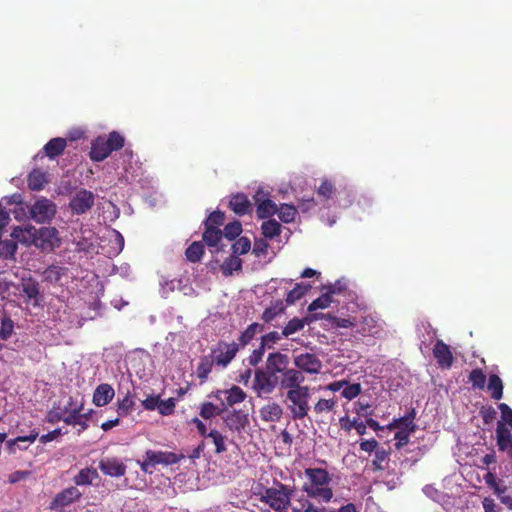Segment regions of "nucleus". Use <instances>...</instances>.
Instances as JSON below:
<instances>
[{
	"label": "nucleus",
	"instance_id": "nucleus-1",
	"mask_svg": "<svg viewBox=\"0 0 512 512\" xmlns=\"http://www.w3.org/2000/svg\"><path fill=\"white\" fill-rule=\"evenodd\" d=\"M305 381L304 374L298 376L280 389L287 390L286 403L293 420H303L308 416L310 410L309 399L311 397V388L302 385Z\"/></svg>",
	"mask_w": 512,
	"mask_h": 512
},
{
	"label": "nucleus",
	"instance_id": "nucleus-2",
	"mask_svg": "<svg viewBox=\"0 0 512 512\" xmlns=\"http://www.w3.org/2000/svg\"><path fill=\"white\" fill-rule=\"evenodd\" d=\"M304 474L307 481L303 484L302 490L307 496L320 502H330L333 491L329 487L331 482L329 472L323 468H306Z\"/></svg>",
	"mask_w": 512,
	"mask_h": 512
},
{
	"label": "nucleus",
	"instance_id": "nucleus-3",
	"mask_svg": "<svg viewBox=\"0 0 512 512\" xmlns=\"http://www.w3.org/2000/svg\"><path fill=\"white\" fill-rule=\"evenodd\" d=\"M12 236L21 242L33 243L42 249H52L59 242L58 230L54 227L37 229L28 225L24 229H15Z\"/></svg>",
	"mask_w": 512,
	"mask_h": 512
},
{
	"label": "nucleus",
	"instance_id": "nucleus-4",
	"mask_svg": "<svg viewBox=\"0 0 512 512\" xmlns=\"http://www.w3.org/2000/svg\"><path fill=\"white\" fill-rule=\"evenodd\" d=\"M289 363L288 355L281 352H273L267 356L265 369L275 378H279L280 387L302 375L301 371L289 368Z\"/></svg>",
	"mask_w": 512,
	"mask_h": 512
},
{
	"label": "nucleus",
	"instance_id": "nucleus-5",
	"mask_svg": "<svg viewBox=\"0 0 512 512\" xmlns=\"http://www.w3.org/2000/svg\"><path fill=\"white\" fill-rule=\"evenodd\" d=\"M293 492L292 487L277 481L273 487L265 488L259 499L275 512H288Z\"/></svg>",
	"mask_w": 512,
	"mask_h": 512
},
{
	"label": "nucleus",
	"instance_id": "nucleus-6",
	"mask_svg": "<svg viewBox=\"0 0 512 512\" xmlns=\"http://www.w3.org/2000/svg\"><path fill=\"white\" fill-rule=\"evenodd\" d=\"M124 144V137L117 131L110 132L107 137L99 136L91 143L90 159L94 162H101L113 151L122 149Z\"/></svg>",
	"mask_w": 512,
	"mask_h": 512
},
{
	"label": "nucleus",
	"instance_id": "nucleus-7",
	"mask_svg": "<svg viewBox=\"0 0 512 512\" xmlns=\"http://www.w3.org/2000/svg\"><path fill=\"white\" fill-rule=\"evenodd\" d=\"M185 456L167 451L147 450L144 460L140 463V468L145 473H152V468L156 465H172L178 463Z\"/></svg>",
	"mask_w": 512,
	"mask_h": 512
},
{
	"label": "nucleus",
	"instance_id": "nucleus-8",
	"mask_svg": "<svg viewBox=\"0 0 512 512\" xmlns=\"http://www.w3.org/2000/svg\"><path fill=\"white\" fill-rule=\"evenodd\" d=\"M277 386L280 387L279 378H275L266 369L255 370L253 389L257 392L258 396L271 394Z\"/></svg>",
	"mask_w": 512,
	"mask_h": 512
},
{
	"label": "nucleus",
	"instance_id": "nucleus-9",
	"mask_svg": "<svg viewBox=\"0 0 512 512\" xmlns=\"http://www.w3.org/2000/svg\"><path fill=\"white\" fill-rule=\"evenodd\" d=\"M82 493L76 486H70L55 495L50 502L49 508L53 511L63 512L64 508L78 502Z\"/></svg>",
	"mask_w": 512,
	"mask_h": 512
},
{
	"label": "nucleus",
	"instance_id": "nucleus-10",
	"mask_svg": "<svg viewBox=\"0 0 512 512\" xmlns=\"http://www.w3.org/2000/svg\"><path fill=\"white\" fill-rule=\"evenodd\" d=\"M239 351V345L235 342H218L216 348L212 349L211 356L217 366L226 367Z\"/></svg>",
	"mask_w": 512,
	"mask_h": 512
},
{
	"label": "nucleus",
	"instance_id": "nucleus-11",
	"mask_svg": "<svg viewBox=\"0 0 512 512\" xmlns=\"http://www.w3.org/2000/svg\"><path fill=\"white\" fill-rule=\"evenodd\" d=\"M56 213L55 204L46 198L37 200L30 208L31 218L38 223L50 221Z\"/></svg>",
	"mask_w": 512,
	"mask_h": 512
},
{
	"label": "nucleus",
	"instance_id": "nucleus-12",
	"mask_svg": "<svg viewBox=\"0 0 512 512\" xmlns=\"http://www.w3.org/2000/svg\"><path fill=\"white\" fill-rule=\"evenodd\" d=\"M94 194L86 189H80L70 200L69 206L73 213L81 215L89 211L94 205Z\"/></svg>",
	"mask_w": 512,
	"mask_h": 512
},
{
	"label": "nucleus",
	"instance_id": "nucleus-13",
	"mask_svg": "<svg viewBox=\"0 0 512 512\" xmlns=\"http://www.w3.org/2000/svg\"><path fill=\"white\" fill-rule=\"evenodd\" d=\"M246 396L243 389L236 385H233L230 389L217 390L213 393V397L221 401V405L225 407V411L228 407L243 402Z\"/></svg>",
	"mask_w": 512,
	"mask_h": 512
},
{
	"label": "nucleus",
	"instance_id": "nucleus-14",
	"mask_svg": "<svg viewBox=\"0 0 512 512\" xmlns=\"http://www.w3.org/2000/svg\"><path fill=\"white\" fill-rule=\"evenodd\" d=\"M294 365L296 370L309 373L318 374L322 368V362L320 359L312 353H302L294 358Z\"/></svg>",
	"mask_w": 512,
	"mask_h": 512
},
{
	"label": "nucleus",
	"instance_id": "nucleus-15",
	"mask_svg": "<svg viewBox=\"0 0 512 512\" xmlns=\"http://www.w3.org/2000/svg\"><path fill=\"white\" fill-rule=\"evenodd\" d=\"M19 287L20 292H22L26 297V303L33 304L34 306L39 305L42 295L40 291V284L36 279L31 276L22 278Z\"/></svg>",
	"mask_w": 512,
	"mask_h": 512
},
{
	"label": "nucleus",
	"instance_id": "nucleus-16",
	"mask_svg": "<svg viewBox=\"0 0 512 512\" xmlns=\"http://www.w3.org/2000/svg\"><path fill=\"white\" fill-rule=\"evenodd\" d=\"M98 468L110 477H122L126 474V465L116 457H106L99 461Z\"/></svg>",
	"mask_w": 512,
	"mask_h": 512
},
{
	"label": "nucleus",
	"instance_id": "nucleus-17",
	"mask_svg": "<svg viewBox=\"0 0 512 512\" xmlns=\"http://www.w3.org/2000/svg\"><path fill=\"white\" fill-rule=\"evenodd\" d=\"M433 356L436 359L439 367L443 369H450L454 362L453 353L443 340L438 339L433 347Z\"/></svg>",
	"mask_w": 512,
	"mask_h": 512
},
{
	"label": "nucleus",
	"instance_id": "nucleus-18",
	"mask_svg": "<svg viewBox=\"0 0 512 512\" xmlns=\"http://www.w3.org/2000/svg\"><path fill=\"white\" fill-rule=\"evenodd\" d=\"M83 404L69 410V413L66 415L64 419V423L71 426L79 425L80 429L78 430V434L85 431L88 428V420L92 414V410L87 413H82Z\"/></svg>",
	"mask_w": 512,
	"mask_h": 512
},
{
	"label": "nucleus",
	"instance_id": "nucleus-19",
	"mask_svg": "<svg viewBox=\"0 0 512 512\" xmlns=\"http://www.w3.org/2000/svg\"><path fill=\"white\" fill-rule=\"evenodd\" d=\"M253 198L257 204L256 213L259 219H266L276 214L277 205L271 199H264L262 190H258Z\"/></svg>",
	"mask_w": 512,
	"mask_h": 512
},
{
	"label": "nucleus",
	"instance_id": "nucleus-20",
	"mask_svg": "<svg viewBox=\"0 0 512 512\" xmlns=\"http://www.w3.org/2000/svg\"><path fill=\"white\" fill-rule=\"evenodd\" d=\"M230 209L237 215L242 216L252 212V204L243 193L233 195L229 201Z\"/></svg>",
	"mask_w": 512,
	"mask_h": 512
},
{
	"label": "nucleus",
	"instance_id": "nucleus-21",
	"mask_svg": "<svg viewBox=\"0 0 512 512\" xmlns=\"http://www.w3.org/2000/svg\"><path fill=\"white\" fill-rule=\"evenodd\" d=\"M115 391L110 384L103 383L96 387L93 393L92 402L95 406L107 405L114 397Z\"/></svg>",
	"mask_w": 512,
	"mask_h": 512
},
{
	"label": "nucleus",
	"instance_id": "nucleus-22",
	"mask_svg": "<svg viewBox=\"0 0 512 512\" xmlns=\"http://www.w3.org/2000/svg\"><path fill=\"white\" fill-rule=\"evenodd\" d=\"M496 437L499 450L506 451L512 456V435L510 429L502 422L497 424Z\"/></svg>",
	"mask_w": 512,
	"mask_h": 512
},
{
	"label": "nucleus",
	"instance_id": "nucleus-23",
	"mask_svg": "<svg viewBox=\"0 0 512 512\" xmlns=\"http://www.w3.org/2000/svg\"><path fill=\"white\" fill-rule=\"evenodd\" d=\"M225 425L231 430L240 432L244 429L247 423V417L241 411L232 410L228 411L223 417Z\"/></svg>",
	"mask_w": 512,
	"mask_h": 512
},
{
	"label": "nucleus",
	"instance_id": "nucleus-24",
	"mask_svg": "<svg viewBox=\"0 0 512 512\" xmlns=\"http://www.w3.org/2000/svg\"><path fill=\"white\" fill-rule=\"evenodd\" d=\"M99 478V473L94 467L82 468L74 477L73 482L76 486H89L93 481Z\"/></svg>",
	"mask_w": 512,
	"mask_h": 512
},
{
	"label": "nucleus",
	"instance_id": "nucleus-25",
	"mask_svg": "<svg viewBox=\"0 0 512 512\" xmlns=\"http://www.w3.org/2000/svg\"><path fill=\"white\" fill-rule=\"evenodd\" d=\"M66 146H67L66 139L61 138V137H56V138H52L51 140H49L45 144L43 150L47 157H49L50 159H55L56 157L60 156L64 152Z\"/></svg>",
	"mask_w": 512,
	"mask_h": 512
},
{
	"label": "nucleus",
	"instance_id": "nucleus-26",
	"mask_svg": "<svg viewBox=\"0 0 512 512\" xmlns=\"http://www.w3.org/2000/svg\"><path fill=\"white\" fill-rule=\"evenodd\" d=\"M260 415L266 422H278L283 415V409L276 402L268 403L260 409Z\"/></svg>",
	"mask_w": 512,
	"mask_h": 512
},
{
	"label": "nucleus",
	"instance_id": "nucleus-27",
	"mask_svg": "<svg viewBox=\"0 0 512 512\" xmlns=\"http://www.w3.org/2000/svg\"><path fill=\"white\" fill-rule=\"evenodd\" d=\"M264 328L265 327L263 324L256 322L248 325V327L240 334L238 343H236V345H239V349L244 348L251 342L257 333L263 332Z\"/></svg>",
	"mask_w": 512,
	"mask_h": 512
},
{
	"label": "nucleus",
	"instance_id": "nucleus-28",
	"mask_svg": "<svg viewBox=\"0 0 512 512\" xmlns=\"http://www.w3.org/2000/svg\"><path fill=\"white\" fill-rule=\"evenodd\" d=\"M315 319H324L329 321L332 328H352L356 325L354 319L351 318H339L330 313L324 314L319 313L314 315Z\"/></svg>",
	"mask_w": 512,
	"mask_h": 512
},
{
	"label": "nucleus",
	"instance_id": "nucleus-29",
	"mask_svg": "<svg viewBox=\"0 0 512 512\" xmlns=\"http://www.w3.org/2000/svg\"><path fill=\"white\" fill-rule=\"evenodd\" d=\"M48 182L46 173L40 169H33L27 177L28 188L32 191H40Z\"/></svg>",
	"mask_w": 512,
	"mask_h": 512
},
{
	"label": "nucleus",
	"instance_id": "nucleus-30",
	"mask_svg": "<svg viewBox=\"0 0 512 512\" xmlns=\"http://www.w3.org/2000/svg\"><path fill=\"white\" fill-rule=\"evenodd\" d=\"M286 309V305L281 299L275 300L267 307L262 313V320L265 323H270L273 321L278 315L284 313Z\"/></svg>",
	"mask_w": 512,
	"mask_h": 512
},
{
	"label": "nucleus",
	"instance_id": "nucleus-31",
	"mask_svg": "<svg viewBox=\"0 0 512 512\" xmlns=\"http://www.w3.org/2000/svg\"><path fill=\"white\" fill-rule=\"evenodd\" d=\"M339 425L342 430L348 433L352 429H355L361 436L366 433V424L364 422L359 421L358 419L351 420L347 415L339 419Z\"/></svg>",
	"mask_w": 512,
	"mask_h": 512
},
{
	"label": "nucleus",
	"instance_id": "nucleus-32",
	"mask_svg": "<svg viewBox=\"0 0 512 512\" xmlns=\"http://www.w3.org/2000/svg\"><path fill=\"white\" fill-rule=\"evenodd\" d=\"M311 289V285L307 283H297L293 289H291L285 298L286 305H293L296 301L300 300L307 292Z\"/></svg>",
	"mask_w": 512,
	"mask_h": 512
},
{
	"label": "nucleus",
	"instance_id": "nucleus-33",
	"mask_svg": "<svg viewBox=\"0 0 512 512\" xmlns=\"http://www.w3.org/2000/svg\"><path fill=\"white\" fill-rule=\"evenodd\" d=\"M488 390L490 391L491 398L500 400L503 396V382L496 374H491L488 379Z\"/></svg>",
	"mask_w": 512,
	"mask_h": 512
},
{
	"label": "nucleus",
	"instance_id": "nucleus-34",
	"mask_svg": "<svg viewBox=\"0 0 512 512\" xmlns=\"http://www.w3.org/2000/svg\"><path fill=\"white\" fill-rule=\"evenodd\" d=\"M261 231L265 238L273 239L280 235L281 225L275 219H268L262 222Z\"/></svg>",
	"mask_w": 512,
	"mask_h": 512
},
{
	"label": "nucleus",
	"instance_id": "nucleus-35",
	"mask_svg": "<svg viewBox=\"0 0 512 512\" xmlns=\"http://www.w3.org/2000/svg\"><path fill=\"white\" fill-rule=\"evenodd\" d=\"M242 270V260L236 256L232 255L224 260L221 265V271L223 275L230 276L233 272Z\"/></svg>",
	"mask_w": 512,
	"mask_h": 512
},
{
	"label": "nucleus",
	"instance_id": "nucleus-36",
	"mask_svg": "<svg viewBox=\"0 0 512 512\" xmlns=\"http://www.w3.org/2000/svg\"><path fill=\"white\" fill-rule=\"evenodd\" d=\"M215 363L211 355L203 356L197 366V377L203 382L208 378L212 371L213 364Z\"/></svg>",
	"mask_w": 512,
	"mask_h": 512
},
{
	"label": "nucleus",
	"instance_id": "nucleus-37",
	"mask_svg": "<svg viewBox=\"0 0 512 512\" xmlns=\"http://www.w3.org/2000/svg\"><path fill=\"white\" fill-rule=\"evenodd\" d=\"M225 411V407L217 406L212 402H204L200 407V416L204 419H212L221 415Z\"/></svg>",
	"mask_w": 512,
	"mask_h": 512
},
{
	"label": "nucleus",
	"instance_id": "nucleus-38",
	"mask_svg": "<svg viewBox=\"0 0 512 512\" xmlns=\"http://www.w3.org/2000/svg\"><path fill=\"white\" fill-rule=\"evenodd\" d=\"M204 254V245L200 241H195L185 251V256L192 263L199 262Z\"/></svg>",
	"mask_w": 512,
	"mask_h": 512
},
{
	"label": "nucleus",
	"instance_id": "nucleus-39",
	"mask_svg": "<svg viewBox=\"0 0 512 512\" xmlns=\"http://www.w3.org/2000/svg\"><path fill=\"white\" fill-rule=\"evenodd\" d=\"M69 413V409L65 407L61 409L59 405L54 403L53 407L47 412L46 421L50 424H55L59 421H63L66 415Z\"/></svg>",
	"mask_w": 512,
	"mask_h": 512
},
{
	"label": "nucleus",
	"instance_id": "nucleus-40",
	"mask_svg": "<svg viewBox=\"0 0 512 512\" xmlns=\"http://www.w3.org/2000/svg\"><path fill=\"white\" fill-rule=\"evenodd\" d=\"M223 233L220 229H214L210 227H205V231L203 233V241L209 247H216L220 240L222 239Z\"/></svg>",
	"mask_w": 512,
	"mask_h": 512
},
{
	"label": "nucleus",
	"instance_id": "nucleus-41",
	"mask_svg": "<svg viewBox=\"0 0 512 512\" xmlns=\"http://www.w3.org/2000/svg\"><path fill=\"white\" fill-rule=\"evenodd\" d=\"M276 213L282 222L291 223L295 220L297 209L293 205L282 204Z\"/></svg>",
	"mask_w": 512,
	"mask_h": 512
},
{
	"label": "nucleus",
	"instance_id": "nucleus-42",
	"mask_svg": "<svg viewBox=\"0 0 512 512\" xmlns=\"http://www.w3.org/2000/svg\"><path fill=\"white\" fill-rule=\"evenodd\" d=\"M322 292L323 293L321 296H319L309 304V312H313L318 309H325L329 307L330 304L332 303V297L330 296V294L326 290H322Z\"/></svg>",
	"mask_w": 512,
	"mask_h": 512
},
{
	"label": "nucleus",
	"instance_id": "nucleus-43",
	"mask_svg": "<svg viewBox=\"0 0 512 512\" xmlns=\"http://www.w3.org/2000/svg\"><path fill=\"white\" fill-rule=\"evenodd\" d=\"M389 455L390 453L385 450L384 448H378L375 451V458L372 461V465L374 470L381 471L385 469V465L389 461Z\"/></svg>",
	"mask_w": 512,
	"mask_h": 512
},
{
	"label": "nucleus",
	"instance_id": "nucleus-44",
	"mask_svg": "<svg viewBox=\"0 0 512 512\" xmlns=\"http://www.w3.org/2000/svg\"><path fill=\"white\" fill-rule=\"evenodd\" d=\"M306 324L305 319L293 318L283 328L281 335L288 337L304 328Z\"/></svg>",
	"mask_w": 512,
	"mask_h": 512
},
{
	"label": "nucleus",
	"instance_id": "nucleus-45",
	"mask_svg": "<svg viewBox=\"0 0 512 512\" xmlns=\"http://www.w3.org/2000/svg\"><path fill=\"white\" fill-rule=\"evenodd\" d=\"M469 382L472 384L473 388L484 389L486 383V375L480 368L473 369L469 376Z\"/></svg>",
	"mask_w": 512,
	"mask_h": 512
},
{
	"label": "nucleus",
	"instance_id": "nucleus-46",
	"mask_svg": "<svg viewBox=\"0 0 512 512\" xmlns=\"http://www.w3.org/2000/svg\"><path fill=\"white\" fill-rule=\"evenodd\" d=\"M336 404H337V401L334 398H331V399L321 398L315 403L313 410L317 415L323 414V413H328V412H331L335 408Z\"/></svg>",
	"mask_w": 512,
	"mask_h": 512
},
{
	"label": "nucleus",
	"instance_id": "nucleus-47",
	"mask_svg": "<svg viewBox=\"0 0 512 512\" xmlns=\"http://www.w3.org/2000/svg\"><path fill=\"white\" fill-rule=\"evenodd\" d=\"M38 436H39V432L36 429H33L30 431L29 435L18 436L15 439L9 440L7 442L8 448H9L10 452L15 453V446L19 442L33 443L38 438Z\"/></svg>",
	"mask_w": 512,
	"mask_h": 512
},
{
	"label": "nucleus",
	"instance_id": "nucleus-48",
	"mask_svg": "<svg viewBox=\"0 0 512 512\" xmlns=\"http://www.w3.org/2000/svg\"><path fill=\"white\" fill-rule=\"evenodd\" d=\"M13 331L14 322L9 316H3L0 323V340H7L10 338L13 334Z\"/></svg>",
	"mask_w": 512,
	"mask_h": 512
},
{
	"label": "nucleus",
	"instance_id": "nucleus-49",
	"mask_svg": "<svg viewBox=\"0 0 512 512\" xmlns=\"http://www.w3.org/2000/svg\"><path fill=\"white\" fill-rule=\"evenodd\" d=\"M207 437L212 439L215 445V452L217 454L223 453L227 450L225 446V437L218 430L212 429Z\"/></svg>",
	"mask_w": 512,
	"mask_h": 512
},
{
	"label": "nucleus",
	"instance_id": "nucleus-50",
	"mask_svg": "<svg viewBox=\"0 0 512 512\" xmlns=\"http://www.w3.org/2000/svg\"><path fill=\"white\" fill-rule=\"evenodd\" d=\"M242 232V225L239 221H233L228 223L223 230V235L229 239L234 240L237 238Z\"/></svg>",
	"mask_w": 512,
	"mask_h": 512
},
{
	"label": "nucleus",
	"instance_id": "nucleus-51",
	"mask_svg": "<svg viewBox=\"0 0 512 512\" xmlns=\"http://www.w3.org/2000/svg\"><path fill=\"white\" fill-rule=\"evenodd\" d=\"M336 189L333 183L330 180H323L320 186L317 189L318 196L322 197L324 200H329L334 195Z\"/></svg>",
	"mask_w": 512,
	"mask_h": 512
},
{
	"label": "nucleus",
	"instance_id": "nucleus-52",
	"mask_svg": "<svg viewBox=\"0 0 512 512\" xmlns=\"http://www.w3.org/2000/svg\"><path fill=\"white\" fill-rule=\"evenodd\" d=\"M225 221V215L221 211L212 212L208 218L205 220V227H210L214 229H219L220 226L223 225Z\"/></svg>",
	"mask_w": 512,
	"mask_h": 512
},
{
	"label": "nucleus",
	"instance_id": "nucleus-53",
	"mask_svg": "<svg viewBox=\"0 0 512 512\" xmlns=\"http://www.w3.org/2000/svg\"><path fill=\"white\" fill-rule=\"evenodd\" d=\"M387 429H404V430H410V431H416L417 426L416 424H410L408 422V419L405 416H402L400 418L394 419L390 424L387 425Z\"/></svg>",
	"mask_w": 512,
	"mask_h": 512
},
{
	"label": "nucleus",
	"instance_id": "nucleus-54",
	"mask_svg": "<svg viewBox=\"0 0 512 512\" xmlns=\"http://www.w3.org/2000/svg\"><path fill=\"white\" fill-rule=\"evenodd\" d=\"M176 401L174 398H168L167 400H160L158 402L157 410L162 416H169L174 413Z\"/></svg>",
	"mask_w": 512,
	"mask_h": 512
},
{
	"label": "nucleus",
	"instance_id": "nucleus-55",
	"mask_svg": "<svg viewBox=\"0 0 512 512\" xmlns=\"http://www.w3.org/2000/svg\"><path fill=\"white\" fill-rule=\"evenodd\" d=\"M233 254L234 255H243L249 252L251 249V242L247 237H240L236 242L232 245Z\"/></svg>",
	"mask_w": 512,
	"mask_h": 512
},
{
	"label": "nucleus",
	"instance_id": "nucleus-56",
	"mask_svg": "<svg viewBox=\"0 0 512 512\" xmlns=\"http://www.w3.org/2000/svg\"><path fill=\"white\" fill-rule=\"evenodd\" d=\"M415 431L410 430H398L395 435L394 439L396 440L394 446L397 450L402 449L404 446H406L410 441V435L413 434Z\"/></svg>",
	"mask_w": 512,
	"mask_h": 512
},
{
	"label": "nucleus",
	"instance_id": "nucleus-57",
	"mask_svg": "<svg viewBox=\"0 0 512 512\" xmlns=\"http://www.w3.org/2000/svg\"><path fill=\"white\" fill-rule=\"evenodd\" d=\"M134 401L128 393L121 401L118 402L117 413L120 416H127L133 409Z\"/></svg>",
	"mask_w": 512,
	"mask_h": 512
},
{
	"label": "nucleus",
	"instance_id": "nucleus-58",
	"mask_svg": "<svg viewBox=\"0 0 512 512\" xmlns=\"http://www.w3.org/2000/svg\"><path fill=\"white\" fill-rule=\"evenodd\" d=\"M280 339L281 335L277 331H272L261 337L260 345L265 349H272Z\"/></svg>",
	"mask_w": 512,
	"mask_h": 512
},
{
	"label": "nucleus",
	"instance_id": "nucleus-59",
	"mask_svg": "<svg viewBox=\"0 0 512 512\" xmlns=\"http://www.w3.org/2000/svg\"><path fill=\"white\" fill-rule=\"evenodd\" d=\"M344 385L345 387L343 388L341 395L348 400L354 399L361 393V385L359 383L349 384L347 382V384Z\"/></svg>",
	"mask_w": 512,
	"mask_h": 512
},
{
	"label": "nucleus",
	"instance_id": "nucleus-60",
	"mask_svg": "<svg viewBox=\"0 0 512 512\" xmlns=\"http://www.w3.org/2000/svg\"><path fill=\"white\" fill-rule=\"evenodd\" d=\"M498 408L501 412V420L499 422H502L505 426L508 425L512 428V409L510 406L506 403H500Z\"/></svg>",
	"mask_w": 512,
	"mask_h": 512
},
{
	"label": "nucleus",
	"instance_id": "nucleus-61",
	"mask_svg": "<svg viewBox=\"0 0 512 512\" xmlns=\"http://www.w3.org/2000/svg\"><path fill=\"white\" fill-rule=\"evenodd\" d=\"M61 276H62V268L59 266H56V265H51L44 271L45 279L50 282L59 281Z\"/></svg>",
	"mask_w": 512,
	"mask_h": 512
},
{
	"label": "nucleus",
	"instance_id": "nucleus-62",
	"mask_svg": "<svg viewBox=\"0 0 512 512\" xmlns=\"http://www.w3.org/2000/svg\"><path fill=\"white\" fill-rule=\"evenodd\" d=\"M301 508H292L291 512H326L324 507L318 508L313 503H311L308 499H303L300 501Z\"/></svg>",
	"mask_w": 512,
	"mask_h": 512
},
{
	"label": "nucleus",
	"instance_id": "nucleus-63",
	"mask_svg": "<svg viewBox=\"0 0 512 512\" xmlns=\"http://www.w3.org/2000/svg\"><path fill=\"white\" fill-rule=\"evenodd\" d=\"M265 350L266 349L263 348V346H261V345H259V347L257 349H254L248 357L249 364L251 366H257L261 362V360L264 356Z\"/></svg>",
	"mask_w": 512,
	"mask_h": 512
},
{
	"label": "nucleus",
	"instance_id": "nucleus-64",
	"mask_svg": "<svg viewBox=\"0 0 512 512\" xmlns=\"http://www.w3.org/2000/svg\"><path fill=\"white\" fill-rule=\"evenodd\" d=\"M268 251V243L264 239L255 240L253 246V253L257 256H263Z\"/></svg>",
	"mask_w": 512,
	"mask_h": 512
}]
</instances>
